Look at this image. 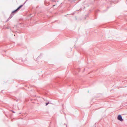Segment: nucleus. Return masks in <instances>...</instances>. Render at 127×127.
Listing matches in <instances>:
<instances>
[{"label": "nucleus", "mask_w": 127, "mask_h": 127, "mask_svg": "<svg viewBox=\"0 0 127 127\" xmlns=\"http://www.w3.org/2000/svg\"><path fill=\"white\" fill-rule=\"evenodd\" d=\"M49 104V103H46V106Z\"/></svg>", "instance_id": "nucleus-3"}, {"label": "nucleus", "mask_w": 127, "mask_h": 127, "mask_svg": "<svg viewBox=\"0 0 127 127\" xmlns=\"http://www.w3.org/2000/svg\"><path fill=\"white\" fill-rule=\"evenodd\" d=\"M118 119L121 121H122L123 120V119H122V117L121 115H119L118 117Z\"/></svg>", "instance_id": "nucleus-1"}, {"label": "nucleus", "mask_w": 127, "mask_h": 127, "mask_svg": "<svg viewBox=\"0 0 127 127\" xmlns=\"http://www.w3.org/2000/svg\"><path fill=\"white\" fill-rule=\"evenodd\" d=\"M12 112L13 113H15V112H14L13 111H12Z\"/></svg>", "instance_id": "nucleus-4"}, {"label": "nucleus", "mask_w": 127, "mask_h": 127, "mask_svg": "<svg viewBox=\"0 0 127 127\" xmlns=\"http://www.w3.org/2000/svg\"><path fill=\"white\" fill-rule=\"evenodd\" d=\"M22 6H23V5H20L16 10H15L14 11H13L12 12L13 13V12H15L16 11H17V10H19V9H20L21 8V7Z\"/></svg>", "instance_id": "nucleus-2"}]
</instances>
